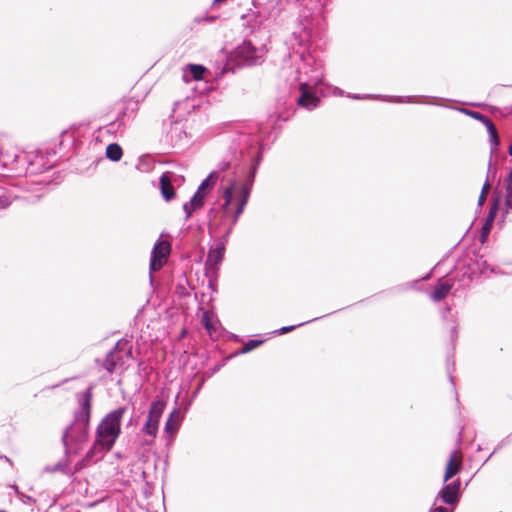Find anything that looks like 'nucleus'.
Masks as SVG:
<instances>
[{
    "mask_svg": "<svg viewBox=\"0 0 512 512\" xmlns=\"http://www.w3.org/2000/svg\"><path fill=\"white\" fill-rule=\"evenodd\" d=\"M206 193L197 190L191 197L190 201L183 204L185 220H188L194 212L200 210L204 206Z\"/></svg>",
    "mask_w": 512,
    "mask_h": 512,
    "instance_id": "obj_11",
    "label": "nucleus"
},
{
    "mask_svg": "<svg viewBox=\"0 0 512 512\" xmlns=\"http://www.w3.org/2000/svg\"><path fill=\"white\" fill-rule=\"evenodd\" d=\"M453 287L451 280L439 279L430 297L433 301L439 302L443 300Z\"/></svg>",
    "mask_w": 512,
    "mask_h": 512,
    "instance_id": "obj_12",
    "label": "nucleus"
},
{
    "mask_svg": "<svg viewBox=\"0 0 512 512\" xmlns=\"http://www.w3.org/2000/svg\"><path fill=\"white\" fill-rule=\"evenodd\" d=\"M203 383H204V380H202V382L196 388L194 395H193L194 397L199 393L200 389L202 388Z\"/></svg>",
    "mask_w": 512,
    "mask_h": 512,
    "instance_id": "obj_37",
    "label": "nucleus"
},
{
    "mask_svg": "<svg viewBox=\"0 0 512 512\" xmlns=\"http://www.w3.org/2000/svg\"><path fill=\"white\" fill-rule=\"evenodd\" d=\"M20 156L18 154L8 155L0 152V162L2 166L5 168H9L10 170H15L14 163L20 160Z\"/></svg>",
    "mask_w": 512,
    "mask_h": 512,
    "instance_id": "obj_24",
    "label": "nucleus"
},
{
    "mask_svg": "<svg viewBox=\"0 0 512 512\" xmlns=\"http://www.w3.org/2000/svg\"><path fill=\"white\" fill-rule=\"evenodd\" d=\"M232 233V226H227L224 234L220 239H218L209 249L207 260L205 266L209 270H213L216 272L218 270V265L222 262L225 250L226 243L229 239L230 234Z\"/></svg>",
    "mask_w": 512,
    "mask_h": 512,
    "instance_id": "obj_8",
    "label": "nucleus"
},
{
    "mask_svg": "<svg viewBox=\"0 0 512 512\" xmlns=\"http://www.w3.org/2000/svg\"><path fill=\"white\" fill-rule=\"evenodd\" d=\"M264 46L256 47L250 40H245L234 50V60L239 66H253L263 61Z\"/></svg>",
    "mask_w": 512,
    "mask_h": 512,
    "instance_id": "obj_6",
    "label": "nucleus"
},
{
    "mask_svg": "<svg viewBox=\"0 0 512 512\" xmlns=\"http://www.w3.org/2000/svg\"><path fill=\"white\" fill-rule=\"evenodd\" d=\"M462 462L460 459L456 457V451H454L447 462L445 474H444V482L446 483L448 480L453 478L456 474H458L461 470Z\"/></svg>",
    "mask_w": 512,
    "mask_h": 512,
    "instance_id": "obj_15",
    "label": "nucleus"
},
{
    "mask_svg": "<svg viewBox=\"0 0 512 512\" xmlns=\"http://www.w3.org/2000/svg\"><path fill=\"white\" fill-rule=\"evenodd\" d=\"M289 116H290L289 113L285 114L284 112H279V114H278V118L281 120H284V121L288 120Z\"/></svg>",
    "mask_w": 512,
    "mask_h": 512,
    "instance_id": "obj_35",
    "label": "nucleus"
},
{
    "mask_svg": "<svg viewBox=\"0 0 512 512\" xmlns=\"http://www.w3.org/2000/svg\"><path fill=\"white\" fill-rule=\"evenodd\" d=\"M51 472H57L60 471L62 473L67 474L68 473V463L67 461H60L57 464H55L51 469Z\"/></svg>",
    "mask_w": 512,
    "mask_h": 512,
    "instance_id": "obj_31",
    "label": "nucleus"
},
{
    "mask_svg": "<svg viewBox=\"0 0 512 512\" xmlns=\"http://www.w3.org/2000/svg\"><path fill=\"white\" fill-rule=\"evenodd\" d=\"M509 154L512 156V145L509 147Z\"/></svg>",
    "mask_w": 512,
    "mask_h": 512,
    "instance_id": "obj_38",
    "label": "nucleus"
},
{
    "mask_svg": "<svg viewBox=\"0 0 512 512\" xmlns=\"http://www.w3.org/2000/svg\"><path fill=\"white\" fill-rule=\"evenodd\" d=\"M263 342H264V340L250 339V340H248V341L243 345V347L240 349L239 353H240V354H246V353H249L250 351H252V350H254L255 348L259 347Z\"/></svg>",
    "mask_w": 512,
    "mask_h": 512,
    "instance_id": "obj_26",
    "label": "nucleus"
},
{
    "mask_svg": "<svg viewBox=\"0 0 512 512\" xmlns=\"http://www.w3.org/2000/svg\"><path fill=\"white\" fill-rule=\"evenodd\" d=\"M489 190H490V183H489V180L487 179L482 186L481 193L478 198L479 206H482L484 204Z\"/></svg>",
    "mask_w": 512,
    "mask_h": 512,
    "instance_id": "obj_30",
    "label": "nucleus"
},
{
    "mask_svg": "<svg viewBox=\"0 0 512 512\" xmlns=\"http://www.w3.org/2000/svg\"><path fill=\"white\" fill-rule=\"evenodd\" d=\"M436 503L437 502L434 501L433 506L431 507L429 512H453V508L449 509L445 506H437Z\"/></svg>",
    "mask_w": 512,
    "mask_h": 512,
    "instance_id": "obj_33",
    "label": "nucleus"
},
{
    "mask_svg": "<svg viewBox=\"0 0 512 512\" xmlns=\"http://www.w3.org/2000/svg\"><path fill=\"white\" fill-rule=\"evenodd\" d=\"M171 251V245L168 241L158 240L151 252L150 259V280L152 281V272L159 271L166 262V259Z\"/></svg>",
    "mask_w": 512,
    "mask_h": 512,
    "instance_id": "obj_9",
    "label": "nucleus"
},
{
    "mask_svg": "<svg viewBox=\"0 0 512 512\" xmlns=\"http://www.w3.org/2000/svg\"><path fill=\"white\" fill-rule=\"evenodd\" d=\"M16 197L8 191L0 188V212L11 206Z\"/></svg>",
    "mask_w": 512,
    "mask_h": 512,
    "instance_id": "obj_25",
    "label": "nucleus"
},
{
    "mask_svg": "<svg viewBox=\"0 0 512 512\" xmlns=\"http://www.w3.org/2000/svg\"><path fill=\"white\" fill-rule=\"evenodd\" d=\"M219 172L212 171L199 185L198 189L202 193H206L211 190L219 179Z\"/></svg>",
    "mask_w": 512,
    "mask_h": 512,
    "instance_id": "obj_22",
    "label": "nucleus"
},
{
    "mask_svg": "<svg viewBox=\"0 0 512 512\" xmlns=\"http://www.w3.org/2000/svg\"><path fill=\"white\" fill-rule=\"evenodd\" d=\"M353 99H362V98H381L383 101L393 102V103H420V101L416 100L414 96H379V95H365L361 97L360 95L351 96Z\"/></svg>",
    "mask_w": 512,
    "mask_h": 512,
    "instance_id": "obj_16",
    "label": "nucleus"
},
{
    "mask_svg": "<svg viewBox=\"0 0 512 512\" xmlns=\"http://www.w3.org/2000/svg\"><path fill=\"white\" fill-rule=\"evenodd\" d=\"M171 176L164 172L159 179L161 195L166 201H170L175 197L174 185Z\"/></svg>",
    "mask_w": 512,
    "mask_h": 512,
    "instance_id": "obj_14",
    "label": "nucleus"
},
{
    "mask_svg": "<svg viewBox=\"0 0 512 512\" xmlns=\"http://www.w3.org/2000/svg\"><path fill=\"white\" fill-rule=\"evenodd\" d=\"M132 346L127 339H120L113 349L107 354L103 367L109 372H113L117 367L125 365V359H132Z\"/></svg>",
    "mask_w": 512,
    "mask_h": 512,
    "instance_id": "obj_7",
    "label": "nucleus"
},
{
    "mask_svg": "<svg viewBox=\"0 0 512 512\" xmlns=\"http://www.w3.org/2000/svg\"><path fill=\"white\" fill-rule=\"evenodd\" d=\"M260 161L258 138L248 133H236L231 137L229 150L223 161L219 163V169L225 171L236 167L240 162L252 163L249 173L240 188V198L248 199L253 187L257 166Z\"/></svg>",
    "mask_w": 512,
    "mask_h": 512,
    "instance_id": "obj_1",
    "label": "nucleus"
},
{
    "mask_svg": "<svg viewBox=\"0 0 512 512\" xmlns=\"http://www.w3.org/2000/svg\"><path fill=\"white\" fill-rule=\"evenodd\" d=\"M317 319H318V318H315V320H317ZM311 321H314V319H313V320H308V321H306V322H302V323H299V324H296V325L284 326V327H282V328H280V329H278V330L274 331L273 333H274V334H278V335L286 334V333H288V332L293 331V330H294V329H296L297 327H301V326H303V325H305V324H307V323H310Z\"/></svg>",
    "mask_w": 512,
    "mask_h": 512,
    "instance_id": "obj_29",
    "label": "nucleus"
},
{
    "mask_svg": "<svg viewBox=\"0 0 512 512\" xmlns=\"http://www.w3.org/2000/svg\"><path fill=\"white\" fill-rule=\"evenodd\" d=\"M0 512H6V511H4V510H0Z\"/></svg>",
    "mask_w": 512,
    "mask_h": 512,
    "instance_id": "obj_39",
    "label": "nucleus"
},
{
    "mask_svg": "<svg viewBox=\"0 0 512 512\" xmlns=\"http://www.w3.org/2000/svg\"><path fill=\"white\" fill-rule=\"evenodd\" d=\"M497 211H498V204L495 202L491 206L489 214L487 216V219L481 228V234H480L481 243H484L487 240V237L491 231Z\"/></svg>",
    "mask_w": 512,
    "mask_h": 512,
    "instance_id": "obj_17",
    "label": "nucleus"
},
{
    "mask_svg": "<svg viewBox=\"0 0 512 512\" xmlns=\"http://www.w3.org/2000/svg\"><path fill=\"white\" fill-rule=\"evenodd\" d=\"M166 173L172 177H170L172 179V182H173V185H177V186H180L183 182H184V177L182 175H178L176 174L175 172H172V171H166Z\"/></svg>",
    "mask_w": 512,
    "mask_h": 512,
    "instance_id": "obj_32",
    "label": "nucleus"
},
{
    "mask_svg": "<svg viewBox=\"0 0 512 512\" xmlns=\"http://www.w3.org/2000/svg\"><path fill=\"white\" fill-rule=\"evenodd\" d=\"M207 71L206 67L200 64H188L183 72V80L190 82L191 80L203 79L204 73Z\"/></svg>",
    "mask_w": 512,
    "mask_h": 512,
    "instance_id": "obj_13",
    "label": "nucleus"
},
{
    "mask_svg": "<svg viewBox=\"0 0 512 512\" xmlns=\"http://www.w3.org/2000/svg\"><path fill=\"white\" fill-rule=\"evenodd\" d=\"M506 213L512 211V171L504 179Z\"/></svg>",
    "mask_w": 512,
    "mask_h": 512,
    "instance_id": "obj_21",
    "label": "nucleus"
},
{
    "mask_svg": "<svg viewBox=\"0 0 512 512\" xmlns=\"http://www.w3.org/2000/svg\"><path fill=\"white\" fill-rule=\"evenodd\" d=\"M460 111L462 113L470 116L471 118L476 119V120L482 122L483 125L487 122V120H489V118L486 115H484V114H482V113H480L478 111L468 110V109H465V108H461Z\"/></svg>",
    "mask_w": 512,
    "mask_h": 512,
    "instance_id": "obj_27",
    "label": "nucleus"
},
{
    "mask_svg": "<svg viewBox=\"0 0 512 512\" xmlns=\"http://www.w3.org/2000/svg\"><path fill=\"white\" fill-rule=\"evenodd\" d=\"M93 388V385H90L84 392L77 395L79 409L75 412L74 423L66 428L62 436L66 455L76 454L80 445L87 440Z\"/></svg>",
    "mask_w": 512,
    "mask_h": 512,
    "instance_id": "obj_2",
    "label": "nucleus"
},
{
    "mask_svg": "<svg viewBox=\"0 0 512 512\" xmlns=\"http://www.w3.org/2000/svg\"><path fill=\"white\" fill-rule=\"evenodd\" d=\"M0 459L1 460H4L5 462L9 463L11 466L13 465V461L8 457V456H5V455H1L0 456Z\"/></svg>",
    "mask_w": 512,
    "mask_h": 512,
    "instance_id": "obj_36",
    "label": "nucleus"
},
{
    "mask_svg": "<svg viewBox=\"0 0 512 512\" xmlns=\"http://www.w3.org/2000/svg\"><path fill=\"white\" fill-rule=\"evenodd\" d=\"M484 126L487 128V132L489 134V141L491 144V152L493 153L494 151H496L497 147L500 144L498 132L494 123L490 119L487 120Z\"/></svg>",
    "mask_w": 512,
    "mask_h": 512,
    "instance_id": "obj_20",
    "label": "nucleus"
},
{
    "mask_svg": "<svg viewBox=\"0 0 512 512\" xmlns=\"http://www.w3.org/2000/svg\"><path fill=\"white\" fill-rule=\"evenodd\" d=\"M164 408V401L160 399L152 401L148 411L147 419L140 430L141 434H144L145 436L149 437L143 441V444L152 445L154 443V439L157 436L159 429V421L163 414Z\"/></svg>",
    "mask_w": 512,
    "mask_h": 512,
    "instance_id": "obj_5",
    "label": "nucleus"
},
{
    "mask_svg": "<svg viewBox=\"0 0 512 512\" xmlns=\"http://www.w3.org/2000/svg\"><path fill=\"white\" fill-rule=\"evenodd\" d=\"M180 421H181V419H180L179 410L175 408L170 413V415L165 423V428H164L165 432L168 434H171V435L175 434L179 429Z\"/></svg>",
    "mask_w": 512,
    "mask_h": 512,
    "instance_id": "obj_18",
    "label": "nucleus"
},
{
    "mask_svg": "<svg viewBox=\"0 0 512 512\" xmlns=\"http://www.w3.org/2000/svg\"><path fill=\"white\" fill-rule=\"evenodd\" d=\"M203 323H204L205 328H206L209 332H211L212 325H211V323H210V321H209V319H208L207 317H203Z\"/></svg>",
    "mask_w": 512,
    "mask_h": 512,
    "instance_id": "obj_34",
    "label": "nucleus"
},
{
    "mask_svg": "<svg viewBox=\"0 0 512 512\" xmlns=\"http://www.w3.org/2000/svg\"><path fill=\"white\" fill-rule=\"evenodd\" d=\"M139 109L137 101L129 99L125 102V107L118 114L117 122L123 123V119L126 116H134Z\"/></svg>",
    "mask_w": 512,
    "mask_h": 512,
    "instance_id": "obj_19",
    "label": "nucleus"
},
{
    "mask_svg": "<svg viewBox=\"0 0 512 512\" xmlns=\"http://www.w3.org/2000/svg\"><path fill=\"white\" fill-rule=\"evenodd\" d=\"M125 412L126 407H118L101 420L96 429L94 449L100 448L103 451L112 449L121 434V422Z\"/></svg>",
    "mask_w": 512,
    "mask_h": 512,
    "instance_id": "obj_3",
    "label": "nucleus"
},
{
    "mask_svg": "<svg viewBox=\"0 0 512 512\" xmlns=\"http://www.w3.org/2000/svg\"><path fill=\"white\" fill-rule=\"evenodd\" d=\"M247 202L245 199H239L238 201V207L234 213V215L231 218V222L228 226L234 227V225L237 223L239 216L243 213L244 208L246 206Z\"/></svg>",
    "mask_w": 512,
    "mask_h": 512,
    "instance_id": "obj_28",
    "label": "nucleus"
},
{
    "mask_svg": "<svg viewBox=\"0 0 512 512\" xmlns=\"http://www.w3.org/2000/svg\"><path fill=\"white\" fill-rule=\"evenodd\" d=\"M236 181L231 180L229 185L223 191L224 202L218 206H213L208 211L209 229L216 230L220 226H225L230 213V204L233 199V193L236 190Z\"/></svg>",
    "mask_w": 512,
    "mask_h": 512,
    "instance_id": "obj_4",
    "label": "nucleus"
},
{
    "mask_svg": "<svg viewBox=\"0 0 512 512\" xmlns=\"http://www.w3.org/2000/svg\"><path fill=\"white\" fill-rule=\"evenodd\" d=\"M460 489L461 481L459 479L453 480L452 482L445 484L437 493L435 497V502L440 500L444 504H447L454 508L460 501Z\"/></svg>",
    "mask_w": 512,
    "mask_h": 512,
    "instance_id": "obj_10",
    "label": "nucleus"
},
{
    "mask_svg": "<svg viewBox=\"0 0 512 512\" xmlns=\"http://www.w3.org/2000/svg\"><path fill=\"white\" fill-rule=\"evenodd\" d=\"M123 156V150L117 143H111L106 148V157L113 161L118 162Z\"/></svg>",
    "mask_w": 512,
    "mask_h": 512,
    "instance_id": "obj_23",
    "label": "nucleus"
}]
</instances>
